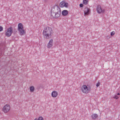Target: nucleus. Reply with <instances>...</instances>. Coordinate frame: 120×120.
Instances as JSON below:
<instances>
[{
    "mask_svg": "<svg viewBox=\"0 0 120 120\" xmlns=\"http://www.w3.org/2000/svg\"><path fill=\"white\" fill-rule=\"evenodd\" d=\"M120 94V93H118L117 94V95H119Z\"/></svg>",
    "mask_w": 120,
    "mask_h": 120,
    "instance_id": "b1692460",
    "label": "nucleus"
},
{
    "mask_svg": "<svg viewBox=\"0 0 120 120\" xmlns=\"http://www.w3.org/2000/svg\"><path fill=\"white\" fill-rule=\"evenodd\" d=\"M53 40L51 39L49 41V43L47 44V47L48 48H50L52 47L53 45Z\"/></svg>",
    "mask_w": 120,
    "mask_h": 120,
    "instance_id": "1a4fd4ad",
    "label": "nucleus"
},
{
    "mask_svg": "<svg viewBox=\"0 0 120 120\" xmlns=\"http://www.w3.org/2000/svg\"><path fill=\"white\" fill-rule=\"evenodd\" d=\"M114 98H115L116 99H118V97L116 95L115 96Z\"/></svg>",
    "mask_w": 120,
    "mask_h": 120,
    "instance_id": "5701e85b",
    "label": "nucleus"
},
{
    "mask_svg": "<svg viewBox=\"0 0 120 120\" xmlns=\"http://www.w3.org/2000/svg\"><path fill=\"white\" fill-rule=\"evenodd\" d=\"M12 32V27H10L7 29V31L5 33V35L8 37H9L11 36Z\"/></svg>",
    "mask_w": 120,
    "mask_h": 120,
    "instance_id": "39448f33",
    "label": "nucleus"
},
{
    "mask_svg": "<svg viewBox=\"0 0 120 120\" xmlns=\"http://www.w3.org/2000/svg\"><path fill=\"white\" fill-rule=\"evenodd\" d=\"M98 115L96 114H93L91 116V117L92 119H95L97 117Z\"/></svg>",
    "mask_w": 120,
    "mask_h": 120,
    "instance_id": "ddd939ff",
    "label": "nucleus"
},
{
    "mask_svg": "<svg viewBox=\"0 0 120 120\" xmlns=\"http://www.w3.org/2000/svg\"><path fill=\"white\" fill-rule=\"evenodd\" d=\"M84 14L86 15H88L90 12V9L87 8H85L84 9Z\"/></svg>",
    "mask_w": 120,
    "mask_h": 120,
    "instance_id": "9d476101",
    "label": "nucleus"
},
{
    "mask_svg": "<svg viewBox=\"0 0 120 120\" xmlns=\"http://www.w3.org/2000/svg\"><path fill=\"white\" fill-rule=\"evenodd\" d=\"M10 108V105L8 104H7L3 107L2 109V110L4 113H7L9 111Z\"/></svg>",
    "mask_w": 120,
    "mask_h": 120,
    "instance_id": "0eeeda50",
    "label": "nucleus"
},
{
    "mask_svg": "<svg viewBox=\"0 0 120 120\" xmlns=\"http://www.w3.org/2000/svg\"><path fill=\"white\" fill-rule=\"evenodd\" d=\"M64 1H63L61 2L60 4V7L62 8L64 7Z\"/></svg>",
    "mask_w": 120,
    "mask_h": 120,
    "instance_id": "2eb2a0df",
    "label": "nucleus"
},
{
    "mask_svg": "<svg viewBox=\"0 0 120 120\" xmlns=\"http://www.w3.org/2000/svg\"><path fill=\"white\" fill-rule=\"evenodd\" d=\"M61 12H52L51 13V16L54 18H57L60 16L61 14Z\"/></svg>",
    "mask_w": 120,
    "mask_h": 120,
    "instance_id": "6e6552de",
    "label": "nucleus"
},
{
    "mask_svg": "<svg viewBox=\"0 0 120 120\" xmlns=\"http://www.w3.org/2000/svg\"><path fill=\"white\" fill-rule=\"evenodd\" d=\"M100 83L98 82L96 84V86L97 87H98L100 86Z\"/></svg>",
    "mask_w": 120,
    "mask_h": 120,
    "instance_id": "6ab92c4d",
    "label": "nucleus"
},
{
    "mask_svg": "<svg viewBox=\"0 0 120 120\" xmlns=\"http://www.w3.org/2000/svg\"><path fill=\"white\" fill-rule=\"evenodd\" d=\"M90 88L88 87L85 85H83L82 87L81 90L84 93L86 94L90 91Z\"/></svg>",
    "mask_w": 120,
    "mask_h": 120,
    "instance_id": "20e7f679",
    "label": "nucleus"
},
{
    "mask_svg": "<svg viewBox=\"0 0 120 120\" xmlns=\"http://www.w3.org/2000/svg\"><path fill=\"white\" fill-rule=\"evenodd\" d=\"M52 33V28L51 27L47 26L44 28L43 34L44 38L46 39H49L51 38Z\"/></svg>",
    "mask_w": 120,
    "mask_h": 120,
    "instance_id": "f257e3e1",
    "label": "nucleus"
},
{
    "mask_svg": "<svg viewBox=\"0 0 120 120\" xmlns=\"http://www.w3.org/2000/svg\"><path fill=\"white\" fill-rule=\"evenodd\" d=\"M38 120H44L43 118L41 116L39 117Z\"/></svg>",
    "mask_w": 120,
    "mask_h": 120,
    "instance_id": "a211bd4d",
    "label": "nucleus"
},
{
    "mask_svg": "<svg viewBox=\"0 0 120 120\" xmlns=\"http://www.w3.org/2000/svg\"><path fill=\"white\" fill-rule=\"evenodd\" d=\"M58 95L57 92L56 91H54L52 92V96L53 98H55Z\"/></svg>",
    "mask_w": 120,
    "mask_h": 120,
    "instance_id": "9b49d317",
    "label": "nucleus"
},
{
    "mask_svg": "<svg viewBox=\"0 0 120 120\" xmlns=\"http://www.w3.org/2000/svg\"><path fill=\"white\" fill-rule=\"evenodd\" d=\"M62 13L63 16H66L68 14V11L66 10H64L62 11Z\"/></svg>",
    "mask_w": 120,
    "mask_h": 120,
    "instance_id": "f8f14e48",
    "label": "nucleus"
},
{
    "mask_svg": "<svg viewBox=\"0 0 120 120\" xmlns=\"http://www.w3.org/2000/svg\"><path fill=\"white\" fill-rule=\"evenodd\" d=\"M34 120H38V119L37 118L35 119Z\"/></svg>",
    "mask_w": 120,
    "mask_h": 120,
    "instance_id": "393cba45",
    "label": "nucleus"
},
{
    "mask_svg": "<svg viewBox=\"0 0 120 120\" xmlns=\"http://www.w3.org/2000/svg\"><path fill=\"white\" fill-rule=\"evenodd\" d=\"M83 3L84 4L86 5L88 3V0H83Z\"/></svg>",
    "mask_w": 120,
    "mask_h": 120,
    "instance_id": "f3484780",
    "label": "nucleus"
},
{
    "mask_svg": "<svg viewBox=\"0 0 120 120\" xmlns=\"http://www.w3.org/2000/svg\"><path fill=\"white\" fill-rule=\"evenodd\" d=\"M3 28L2 26H0V32L1 31L3 30Z\"/></svg>",
    "mask_w": 120,
    "mask_h": 120,
    "instance_id": "412c9836",
    "label": "nucleus"
},
{
    "mask_svg": "<svg viewBox=\"0 0 120 120\" xmlns=\"http://www.w3.org/2000/svg\"><path fill=\"white\" fill-rule=\"evenodd\" d=\"M30 89L31 92H33L34 91L35 89L34 86H32L30 87Z\"/></svg>",
    "mask_w": 120,
    "mask_h": 120,
    "instance_id": "4468645a",
    "label": "nucleus"
},
{
    "mask_svg": "<svg viewBox=\"0 0 120 120\" xmlns=\"http://www.w3.org/2000/svg\"><path fill=\"white\" fill-rule=\"evenodd\" d=\"M97 12L99 14L103 13L105 11V9H102L101 6L99 5H98L97 6Z\"/></svg>",
    "mask_w": 120,
    "mask_h": 120,
    "instance_id": "423d86ee",
    "label": "nucleus"
},
{
    "mask_svg": "<svg viewBox=\"0 0 120 120\" xmlns=\"http://www.w3.org/2000/svg\"><path fill=\"white\" fill-rule=\"evenodd\" d=\"M115 33V32L114 31H113L111 33V36H113L114 35Z\"/></svg>",
    "mask_w": 120,
    "mask_h": 120,
    "instance_id": "aec40b11",
    "label": "nucleus"
},
{
    "mask_svg": "<svg viewBox=\"0 0 120 120\" xmlns=\"http://www.w3.org/2000/svg\"><path fill=\"white\" fill-rule=\"evenodd\" d=\"M18 30L21 35H23L25 33L23 25L21 23H19L18 25Z\"/></svg>",
    "mask_w": 120,
    "mask_h": 120,
    "instance_id": "f03ea898",
    "label": "nucleus"
},
{
    "mask_svg": "<svg viewBox=\"0 0 120 120\" xmlns=\"http://www.w3.org/2000/svg\"><path fill=\"white\" fill-rule=\"evenodd\" d=\"M61 12V10L59 7L56 5L53 6L51 9V13Z\"/></svg>",
    "mask_w": 120,
    "mask_h": 120,
    "instance_id": "7ed1b4c3",
    "label": "nucleus"
},
{
    "mask_svg": "<svg viewBox=\"0 0 120 120\" xmlns=\"http://www.w3.org/2000/svg\"><path fill=\"white\" fill-rule=\"evenodd\" d=\"M83 5L82 4H81L79 5V6L80 7H83Z\"/></svg>",
    "mask_w": 120,
    "mask_h": 120,
    "instance_id": "4be33fe9",
    "label": "nucleus"
},
{
    "mask_svg": "<svg viewBox=\"0 0 120 120\" xmlns=\"http://www.w3.org/2000/svg\"><path fill=\"white\" fill-rule=\"evenodd\" d=\"M64 7H65L66 8H68V3H66L64 1Z\"/></svg>",
    "mask_w": 120,
    "mask_h": 120,
    "instance_id": "dca6fc26",
    "label": "nucleus"
}]
</instances>
